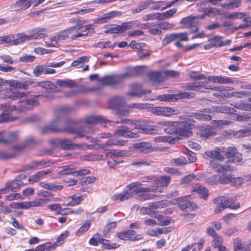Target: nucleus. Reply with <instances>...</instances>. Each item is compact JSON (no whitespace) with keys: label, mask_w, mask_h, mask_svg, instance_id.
<instances>
[{"label":"nucleus","mask_w":251,"mask_h":251,"mask_svg":"<svg viewBox=\"0 0 251 251\" xmlns=\"http://www.w3.org/2000/svg\"><path fill=\"white\" fill-rule=\"evenodd\" d=\"M69 232L66 231L58 237L57 240L53 244V248L55 249L56 247L60 246L64 243V240L69 235Z\"/></svg>","instance_id":"nucleus-41"},{"label":"nucleus","mask_w":251,"mask_h":251,"mask_svg":"<svg viewBox=\"0 0 251 251\" xmlns=\"http://www.w3.org/2000/svg\"><path fill=\"white\" fill-rule=\"evenodd\" d=\"M142 68L136 67L130 69L129 73L121 75L105 76L99 79L100 82L105 85H113L120 83L123 79L127 76H131L139 75L142 73Z\"/></svg>","instance_id":"nucleus-4"},{"label":"nucleus","mask_w":251,"mask_h":251,"mask_svg":"<svg viewBox=\"0 0 251 251\" xmlns=\"http://www.w3.org/2000/svg\"><path fill=\"white\" fill-rule=\"evenodd\" d=\"M172 164L176 166L183 165L187 163V161L185 157H180L177 158H174L171 161Z\"/></svg>","instance_id":"nucleus-55"},{"label":"nucleus","mask_w":251,"mask_h":251,"mask_svg":"<svg viewBox=\"0 0 251 251\" xmlns=\"http://www.w3.org/2000/svg\"><path fill=\"white\" fill-rule=\"evenodd\" d=\"M211 124L215 128H220L224 126L229 125L231 122L227 120H212Z\"/></svg>","instance_id":"nucleus-47"},{"label":"nucleus","mask_w":251,"mask_h":251,"mask_svg":"<svg viewBox=\"0 0 251 251\" xmlns=\"http://www.w3.org/2000/svg\"><path fill=\"white\" fill-rule=\"evenodd\" d=\"M159 223L157 224V225L164 226L169 225L171 222L169 219H166L165 217L162 215H158L156 217Z\"/></svg>","instance_id":"nucleus-57"},{"label":"nucleus","mask_w":251,"mask_h":251,"mask_svg":"<svg viewBox=\"0 0 251 251\" xmlns=\"http://www.w3.org/2000/svg\"><path fill=\"white\" fill-rule=\"evenodd\" d=\"M135 151L140 153H147L153 151L152 145L149 142H141L134 145Z\"/></svg>","instance_id":"nucleus-21"},{"label":"nucleus","mask_w":251,"mask_h":251,"mask_svg":"<svg viewBox=\"0 0 251 251\" xmlns=\"http://www.w3.org/2000/svg\"><path fill=\"white\" fill-rule=\"evenodd\" d=\"M214 203H217L226 207H228L232 209H237L240 207V203H237L233 204L230 200L225 196L218 197L214 199Z\"/></svg>","instance_id":"nucleus-17"},{"label":"nucleus","mask_w":251,"mask_h":251,"mask_svg":"<svg viewBox=\"0 0 251 251\" xmlns=\"http://www.w3.org/2000/svg\"><path fill=\"white\" fill-rule=\"evenodd\" d=\"M189 198L190 196H186L176 199L178 207L182 211H186L187 209L193 210L197 207L195 202L189 201Z\"/></svg>","instance_id":"nucleus-11"},{"label":"nucleus","mask_w":251,"mask_h":251,"mask_svg":"<svg viewBox=\"0 0 251 251\" xmlns=\"http://www.w3.org/2000/svg\"><path fill=\"white\" fill-rule=\"evenodd\" d=\"M5 104V107L2 109V112L0 114V123L12 122L16 120L17 118L12 115V113L16 110L15 105Z\"/></svg>","instance_id":"nucleus-10"},{"label":"nucleus","mask_w":251,"mask_h":251,"mask_svg":"<svg viewBox=\"0 0 251 251\" xmlns=\"http://www.w3.org/2000/svg\"><path fill=\"white\" fill-rule=\"evenodd\" d=\"M170 230L168 227L165 228H156L155 229H152L147 232V234L149 236L152 237H158L162 234L168 233Z\"/></svg>","instance_id":"nucleus-30"},{"label":"nucleus","mask_w":251,"mask_h":251,"mask_svg":"<svg viewBox=\"0 0 251 251\" xmlns=\"http://www.w3.org/2000/svg\"><path fill=\"white\" fill-rule=\"evenodd\" d=\"M118 25L116 24H112L109 25V26H105V28H107L104 31L105 34L108 33H118Z\"/></svg>","instance_id":"nucleus-60"},{"label":"nucleus","mask_w":251,"mask_h":251,"mask_svg":"<svg viewBox=\"0 0 251 251\" xmlns=\"http://www.w3.org/2000/svg\"><path fill=\"white\" fill-rule=\"evenodd\" d=\"M139 130L143 133L152 134L155 133V130L151 126H146L143 122H141V126H140Z\"/></svg>","instance_id":"nucleus-43"},{"label":"nucleus","mask_w":251,"mask_h":251,"mask_svg":"<svg viewBox=\"0 0 251 251\" xmlns=\"http://www.w3.org/2000/svg\"><path fill=\"white\" fill-rule=\"evenodd\" d=\"M180 23L186 28L196 27L195 29L191 30V33L196 32L198 31L197 26L199 24V21H197V18L194 16L190 15L183 18L181 20Z\"/></svg>","instance_id":"nucleus-16"},{"label":"nucleus","mask_w":251,"mask_h":251,"mask_svg":"<svg viewBox=\"0 0 251 251\" xmlns=\"http://www.w3.org/2000/svg\"><path fill=\"white\" fill-rule=\"evenodd\" d=\"M47 30V29L46 28L41 27H35L28 31V32L30 33L29 35H28L29 37L28 39L30 40L32 39L44 38L47 36V34L46 33H43L44 32L46 31Z\"/></svg>","instance_id":"nucleus-19"},{"label":"nucleus","mask_w":251,"mask_h":251,"mask_svg":"<svg viewBox=\"0 0 251 251\" xmlns=\"http://www.w3.org/2000/svg\"><path fill=\"white\" fill-rule=\"evenodd\" d=\"M171 178L169 176H162L155 180V185L159 187L167 186L170 182Z\"/></svg>","instance_id":"nucleus-39"},{"label":"nucleus","mask_w":251,"mask_h":251,"mask_svg":"<svg viewBox=\"0 0 251 251\" xmlns=\"http://www.w3.org/2000/svg\"><path fill=\"white\" fill-rule=\"evenodd\" d=\"M90 227V224L88 222H85L82 224L81 226L76 231L75 233L76 236H80L86 231H87Z\"/></svg>","instance_id":"nucleus-51"},{"label":"nucleus","mask_w":251,"mask_h":251,"mask_svg":"<svg viewBox=\"0 0 251 251\" xmlns=\"http://www.w3.org/2000/svg\"><path fill=\"white\" fill-rule=\"evenodd\" d=\"M233 108L228 106H213L210 108L200 109L199 112L193 113V116L196 119L201 121H210L212 116L209 114L217 113H231Z\"/></svg>","instance_id":"nucleus-3"},{"label":"nucleus","mask_w":251,"mask_h":251,"mask_svg":"<svg viewBox=\"0 0 251 251\" xmlns=\"http://www.w3.org/2000/svg\"><path fill=\"white\" fill-rule=\"evenodd\" d=\"M201 11L203 13H205V15H206L208 17L214 16L219 13V10L213 7L204 8Z\"/></svg>","instance_id":"nucleus-45"},{"label":"nucleus","mask_w":251,"mask_h":251,"mask_svg":"<svg viewBox=\"0 0 251 251\" xmlns=\"http://www.w3.org/2000/svg\"><path fill=\"white\" fill-rule=\"evenodd\" d=\"M237 152V149L234 147H229L227 148V151H225V154L227 158H231Z\"/></svg>","instance_id":"nucleus-62"},{"label":"nucleus","mask_w":251,"mask_h":251,"mask_svg":"<svg viewBox=\"0 0 251 251\" xmlns=\"http://www.w3.org/2000/svg\"><path fill=\"white\" fill-rule=\"evenodd\" d=\"M121 15L122 12L121 11H111L95 19L94 23L98 24L106 23L110 21L114 17H119Z\"/></svg>","instance_id":"nucleus-15"},{"label":"nucleus","mask_w":251,"mask_h":251,"mask_svg":"<svg viewBox=\"0 0 251 251\" xmlns=\"http://www.w3.org/2000/svg\"><path fill=\"white\" fill-rule=\"evenodd\" d=\"M89 57L86 56H82L78 57L76 60L74 61L71 64L72 67H76L78 65L85 62H88Z\"/></svg>","instance_id":"nucleus-58"},{"label":"nucleus","mask_w":251,"mask_h":251,"mask_svg":"<svg viewBox=\"0 0 251 251\" xmlns=\"http://www.w3.org/2000/svg\"><path fill=\"white\" fill-rule=\"evenodd\" d=\"M39 105L38 101L35 99H25L19 101L18 105L16 107L18 112H23L30 110L33 107Z\"/></svg>","instance_id":"nucleus-12"},{"label":"nucleus","mask_w":251,"mask_h":251,"mask_svg":"<svg viewBox=\"0 0 251 251\" xmlns=\"http://www.w3.org/2000/svg\"><path fill=\"white\" fill-rule=\"evenodd\" d=\"M125 123L126 124V126L129 130H133L134 129H139L140 126H141V121H138L136 120H132L125 119L121 121H117L116 123Z\"/></svg>","instance_id":"nucleus-26"},{"label":"nucleus","mask_w":251,"mask_h":251,"mask_svg":"<svg viewBox=\"0 0 251 251\" xmlns=\"http://www.w3.org/2000/svg\"><path fill=\"white\" fill-rule=\"evenodd\" d=\"M225 147H216L213 150H208L205 152V155L211 158L216 159L219 161H223L224 156L222 153L225 152Z\"/></svg>","instance_id":"nucleus-18"},{"label":"nucleus","mask_w":251,"mask_h":251,"mask_svg":"<svg viewBox=\"0 0 251 251\" xmlns=\"http://www.w3.org/2000/svg\"><path fill=\"white\" fill-rule=\"evenodd\" d=\"M52 172L51 169L43 170L34 174L29 177V181L32 183L39 181L45 176L50 173Z\"/></svg>","instance_id":"nucleus-28"},{"label":"nucleus","mask_w":251,"mask_h":251,"mask_svg":"<svg viewBox=\"0 0 251 251\" xmlns=\"http://www.w3.org/2000/svg\"><path fill=\"white\" fill-rule=\"evenodd\" d=\"M9 80H6L0 77V94L3 91L8 90V86H9Z\"/></svg>","instance_id":"nucleus-52"},{"label":"nucleus","mask_w":251,"mask_h":251,"mask_svg":"<svg viewBox=\"0 0 251 251\" xmlns=\"http://www.w3.org/2000/svg\"><path fill=\"white\" fill-rule=\"evenodd\" d=\"M220 183V184H230L232 185L233 177L231 174L225 175L223 174L219 176Z\"/></svg>","instance_id":"nucleus-42"},{"label":"nucleus","mask_w":251,"mask_h":251,"mask_svg":"<svg viewBox=\"0 0 251 251\" xmlns=\"http://www.w3.org/2000/svg\"><path fill=\"white\" fill-rule=\"evenodd\" d=\"M151 112L157 116L170 117L177 114L175 109L167 106H156L152 108Z\"/></svg>","instance_id":"nucleus-14"},{"label":"nucleus","mask_w":251,"mask_h":251,"mask_svg":"<svg viewBox=\"0 0 251 251\" xmlns=\"http://www.w3.org/2000/svg\"><path fill=\"white\" fill-rule=\"evenodd\" d=\"M39 185L41 187L49 190H59L63 188V186L61 185H56L53 183H48L46 181L41 182Z\"/></svg>","instance_id":"nucleus-34"},{"label":"nucleus","mask_w":251,"mask_h":251,"mask_svg":"<svg viewBox=\"0 0 251 251\" xmlns=\"http://www.w3.org/2000/svg\"><path fill=\"white\" fill-rule=\"evenodd\" d=\"M109 103L111 108L116 110L117 115L126 116L129 113V105H125L123 99L120 97L116 96L111 98Z\"/></svg>","instance_id":"nucleus-5"},{"label":"nucleus","mask_w":251,"mask_h":251,"mask_svg":"<svg viewBox=\"0 0 251 251\" xmlns=\"http://www.w3.org/2000/svg\"><path fill=\"white\" fill-rule=\"evenodd\" d=\"M23 182L19 180L15 179L12 181L8 182L5 184V188L0 190V194H5L7 191L10 190L11 191L16 192L20 188Z\"/></svg>","instance_id":"nucleus-22"},{"label":"nucleus","mask_w":251,"mask_h":251,"mask_svg":"<svg viewBox=\"0 0 251 251\" xmlns=\"http://www.w3.org/2000/svg\"><path fill=\"white\" fill-rule=\"evenodd\" d=\"M74 28V31H76L77 34L73 35L70 37L71 40H74L77 38L87 36L94 32V25L92 24L86 25L83 26H72Z\"/></svg>","instance_id":"nucleus-9"},{"label":"nucleus","mask_w":251,"mask_h":251,"mask_svg":"<svg viewBox=\"0 0 251 251\" xmlns=\"http://www.w3.org/2000/svg\"><path fill=\"white\" fill-rule=\"evenodd\" d=\"M45 44L48 47H55L58 45V42L55 38V36L50 37L49 40L45 42Z\"/></svg>","instance_id":"nucleus-64"},{"label":"nucleus","mask_w":251,"mask_h":251,"mask_svg":"<svg viewBox=\"0 0 251 251\" xmlns=\"http://www.w3.org/2000/svg\"><path fill=\"white\" fill-rule=\"evenodd\" d=\"M195 96V94L193 93H181L177 94H164L162 95H159L157 97V100L161 101H174L180 99H188L193 98Z\"/></svg>","instance_id":"nucleus-8"},{"label":"nucleus","mask_w":251,"mask_h":251,"mask_svg":"<svg viewBox=\"0 0 251 251\" xmlns=\"http://www.w3.org/2000/svg\"><path fill=\"white\" fill-rule=\"evenodd\" d=\"M126 231L129 240L135 241L143 239V236L141 234L135 236L136 232L132 229H128Z\"/></svg>","instance_id":"nucleus-44"},{"label":"nucleus","mask_w":251,"mask_h":251,"mask_svg":"<svg viewBox=\"0 0 251 251\" xmlns=\"http://www.w3.org/2000/svg\"><path fill=\"white\" fill-rule=\"evenodd\" d=\"M210 166L212 169L217 173L220 174H224L226 172V167L219 164L216 161L212 160L210 162Z\"/></svg>","instance_id":"nucleus-32"},{"label":"nucleus","mask_w":251,"mask_h":251,"mask_svg":"<svg viewBox=\"0 0 251 251\" xmlns=\"http://www.w3.org/2000/svg\"><path fill=\"white\" fill-rule=\"evenodd\" d=\"M234 107L242 110L250 111L251 110V104L249 103H236Z\"/></svg>","instance_id":"nucleus-63"},{"label":"nucleus","mask_w":251,"mask_h":251,"mask_svg":"<svg viewBox=\"0 0 251 251\" xmlns=\"http://www.w3.org/2000/svg\"><path fill=\"white\" fill-rule=\"evenodd\" d=\"M26 94L24 92L18 91L13 92L11 94L8 96V98L13 100H17L19 98H24L26 96Z\"/></svg>","instance_id":"nucleus-54"},{"label":"nucleus","mask_w":251,"mask_h":251,"mask_svg":"<svg viewBox=\"0 0 251 251\" xmlns=\"http://www.w3.org/2000/svg\"><path fill=\"white\" fill-rule=\"evenodd\" d=\"M127 190L133 191L134 195H136V199L138 201H147L153 199L154 195L149 194V192H161V189L153 186L143 187L140 182H132L127 185Z\"/></svg>","instance_id":"nucleus-2"},{"label":"nucleus","mask_w":251,"mask_h":251,"mask_svg":"<svg viewBox=\"0 0 251 251\" xmlns=\"http://www.w3.org/2000/svg\"><path fill=\"white\" fill-rule=\"evenodd\" d=\"M35 86H40L46 89L54 90L56 88V85L50 81H43L38 83H33Z\"/></svg>","instance_id":"nucleus-33"},{"label":"nucleus","mask_w":251,"mask_h":251,"mask_svg":"<svg viewBox=\"0 0 251 251\" xmlns=\"http://www.w3.org/2000/svg\"><path fill=\"white\" fill-rule=\"evenodd\" d=\"M251 134V130L249 129L240 130L237 132L234 131V136L237 138H241L248 136Z\"/></svg>","instance_id":"nucleus-56"},{"label":"nucleus","mask_w":251,"mask_h":251,"mask_svg":"<svg viewBox=\"0 0 251 251\" xmlns=\"http://www.w3.org/2000/svg\"><path fill=\"white\" fill-rule=\"evenodd\" d=\"M177 11L176 8H173L164 12L161 13V20L163 21L170 18Z\"/></svg>","instance_id":"nucleus-50"},{"label":"nucleus","mask_w":251,"mask_h":251,"mask_svg":"<svg viewBox=\"0 0 251 251\" xmlns=\"http://www.w3.org/2000/svg\"><path fill=\"white\" fill-rule=\"evenodd\" d=\"M40 197L31 201L32 207H41L51 201L49 198Z\"/></svg>","instance_id":"nucleus-35"},{"label":"nucleus","mask_w":251,"mask_h":251,"mask_svg":"<svg viewBox=\"0 0 251 251\" xmlns=\"http://www.w3.org/2000/svg\"><path fill=\"white\" fill-rule=\"evenodd\" d=\"M50 143L55 147L66 150H73L83 148V145L75 144L68 139H55L51 140Z\"/></svg>","instance_id":"nucleus-7"},{"label":"nucleus","mask_w":251,"mask_h":251,"mask_svg":"<svg viewBox=\"0 0 251 251\" xmlns=\"http://www.w3.org/2000/svg\"><path fill=\"white\" fill-rule=\"evenodd\" d=\"M50 161L44 160L33 161L28 164L25 165L23 167V171H30L42 169L48 167Z\"/></svg>","instance_id":"nucleus-13"},{"label":"nucleus","mask_w":251,"mask_h":251,"mask_svg":"<svg viewBox=\"0 0 251 251\" xmlns=\"http://www.w3.org/2000/svg\"><path fill=\"white\" fill-rule=\"evenodd\" d=\"M28 35L25 34V33H21L14 35V45H17L24 43L26 41L29 40Z\"/></svg>","instance_id":"nucleus-31"},{"label":"nucleus","mask_w":251,"mask_h":251,"mask_svg":"<svg viewBox=\"0 0 251 251\" xmlns=\"http://www.w3.org/2000/svg\"><path fill=\"white\" fill-rule=\"evenodd\" d=\"M199 134L201 137L209 138L216 134V131L210 126H205L200 128Z\"/></svg>","instance_id":"nucleus-24"},{"label":"nucleus","mask_w":251,"mask_h":251,"mask_svg":"<svg viewBox=\"0 0 251 251\" xmlns=\"http://www.w3.org/2000/svg\"><path fill=\"white\" fill-rule=\"evenodd\" d=\"M60 117L57 116L52 120L48 126L43 127L42 132L47 133L52 132H65L68 133H73L77 137H85L92 142H95L94 138L90 137L88 134H94L97 128L94 126L100 124L103 127L105 126L107 121L101 116H90L85 119V123L86 126H80L78 122L74 121H69L67 123V127L65 128H59L58 123L59 122Z\"/></svg>","instance_id":"nucleus-1"},{"label":"nucleus","mask_w":251,"mask_h":251,"mask_svg":"<svg viewBox=\"0 0 251 251\" xmlns=\"http://www.w3.org/2000/svg\"><path fill=\"white\" fill-rule=\"evenodd\" d=\"M114 136L116 137L135 138L136 137L137 134L132 132L126 126H123L121 129H117L115 131Z\"/></svg>","instance_id":"nucleus-25"},{"label":"nucleus","mask_w":251,"mask_h":251,"mask_svg":"<svg viewBox=\"0 0 251 251\" xmlns=\"http://www.w3.org/2000/svg\"><path fill=\"white\" fill-rule=\"evenodd\" d=\"M175 125L177 127V134L181 136H189L192 134L190 127L194 126L195 121L191 119H185L183 121L175 122Z\"/></svg>","instance_id":"nucleus-6"},{"label":"nucleus","mask_w":251,"mask_h":251,"mask_svg":"<svg viewBox=\"0 0 251 251\" xmlns=\"http://www.w3.org/2000/svg\"><path fill=\"white\" fill-rule=\"evenodd\" d=\"M57 85L61 87L72 88L76 86V83L71 79H58L55 81Z\"/></svg>","instance_id":"nucleus-38"},{"label":"nucleus","mask_w":251,"mask_h":251,"mask_svg":"<svg viewBox=\"0 0 251 251\" xmlns=\"http://www.w3.org/2000/svg\"><path fill=\"white\" fill-rule=\"evenodd\" d=\"M208 80L219 84H230L234 83V80L231 77L221 76H209Z\"/></svg>","instance_id":"nucleus-23"},{"label":"nucleus","mask_w":251,"mask_h":251,"mask_svg":"<svg viewBox=\"0 0 251 251\" xmlns=\"http://www.w3.org/2000/svg\"><path fill=\"white\" fill-rule=\"evenodd\" d=\"M142 86L139 84H134L131 86L132 92H128L127 95L129 96H137L140 97L143 95L151 93V90H144L142 89Z\"/></svg>","instance_id":"nucleus-20"},{"label":"nucleus","mask_w":251,"mask_h":251,"mask_svg":"<svg viewBox=\"0 0 251 251\" xmlns=\"http://www.w3.org/2000/svg\"><path fill=\"white\" fill-rule=\"evenodd\" d=\"M245 16V14L243 12H234L229 14L226 16V18L229 19H242Z\"/></svg>","instance_id":"nucleus-59"},{"label":"nucleus","mask_w":251,"mask_h":251,"mask_svg":"<svg viewBox=\"0 0 251 251\" xmlns=\"http://www.w3.org/2000/svg\"><path fill=\"white\" fill-rule=\"evenodd\" d=\"M204 85V83L203 82H195L187 84L186 86V87L188 90L198 91L200 87H203Z\"/></svg>","instance_id":"nucleus-46"},{"label":"nucleus","mask_w":251,"mask_h":251,"mask_svg":"<svg viewBox=\"0 0 251 251\" xmlns=\"http://www.w3.org/2000/svg\"><path fill=\"white\" fill-rule=\"evenodd\" d=\"M35 57L29 54H24L21 56L19 60H17V62H23L24 63L32 62L34 60Z\"/></svg>","instance_id":"nucleus-53"},{"label":"nucleus","mask_w":251,"mask_h":251,"mask_svg":"<svg viewBox=\"0 0 251 251\" xmlns=\"http://www.w3.org/2000/svg\"><path fill=\"white\" fill-rule=\"evenodd\" d=\"M10 206L15 209H27L32 207L31 201H23L21 202H13L10 204Z\"/></svg>","instance_id":"nucleus-36"},{"label":"nucleus","mask_w":251,"mask_h":251,"mask_svg":"<svg viewBox=\"0 0 251 251\" xmlns=\"http://www.w3.org/2000/svg\"><path fill=\"white\" fill-rule=\"evenodd\" d=\"M149 5L146 1H142L140 2L136 8L131 9V12L133 14L138 13L142 11L147 9Z\"/></svg>","instance_id":"nucleus-48"},{"label":"nucleus","mask_w":251,"mask_h":251,"mask_svg":"<svg viewBox=\"0 0 251 251\" xmlns=\"http://www.w3.org/2000/svg\"><path fill=\"white\" fill-rule=\"evenodd\" d=\"M74 31V28L70 27L68 29L61 31L57 33L55 36L57 41L65 40L69 38V35L72 34Z\"/></svg>","instance_id":"nucleus-29"},{"label":"nucleus","mask_w":251,"mask_h":251,"mask_svg":"<svg viewBox=\"0 0 251 251\" xmlns=\"http://www.w3.org/2000/svg\"><path fill=\"white\" fill-rule=\"evenodd\" d=\"M9 81H10V83H9V86L23 89H27L29 85L32 84L30 82H25L22 83L12 79H10Z\"/></svg>","instance_id":"nucleus-37"},{"label":"nucleus","mask_w":251,"mask_h":251,"mask_svg":"<svg viewBox=\"0 0 251 251\" xmlns=\"http://www.w3.org/2000/svg\"><path fill=\"white\" fill-rule=\"evenodd\" d=\"M149 76L152 82H162L164 81L162 73L159 72H153L150 73Z\"/></svg>","instance_id":"nucleus-40"},{"label":"nucleus","mask_w":251,"mask_h":251,"mask_svg":"<svg viewBox=\"0 0 251 251\" xmlns=\"http://www.w3.org/2000/svg\"><path fill=\"white\" fill-rule=\"evenodd\" d=\"M133 195V191L128 190L126 187V190L122 193L115 194L112 197V199L113 200H119L120 201H124L131 198Z\"/></svg>","instance_id":"nucleus-27"},{"label":"nucleus","mask_w":251,"mask_h":251,"mask_svg":"<svg viewBox=\"0 0 251 251\" xmlns=\"http://www.w3.org/2000/svg\"><path fill=\"white\" fill-rule=\"evenodd\" d=\"M117 223L115 222H110L108 223L104 227L103 229V234L106 237L112 228L116 226Z\"/></svg>","instance_id":"nucleus-61"},{"label":"nucleus","mask_w":251,"mask_h":251,"mask_svg":"<svg viewBox=\"0 0 251 251\" xmlns=\"http://www.w3.org/2000/svg\"><path fill=\"white\" fill-rule=\"evenodd\" d=\"M155 19L162 21L161 17V13L155 12V13H153L147 14V15H145L143 18V20L144 21H148V20H155Z\"/></svg>","instance_id":"nucleus-49"}]
</instances>
